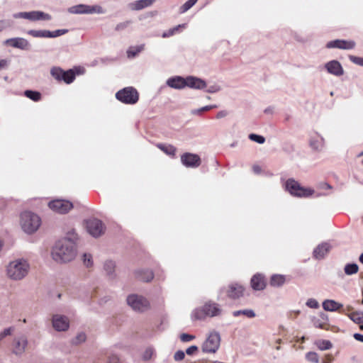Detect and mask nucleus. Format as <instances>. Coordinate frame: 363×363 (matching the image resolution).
Masks as SVG:
<instances>
[{"label":"nucleus","mask_w":363,"mask_h":363,"mask_svg":"<svg viewBox=\"0 0 363 363\" xmlns=\"http://www.w3.org/2000/svg\"><path fill=\"white\" fill-rule=\"evenodd\" d=\"M306 358L308 362H313V363H318L319 361L318 355L316 352H309L306 353Z\"/></svg>","instance_id":"nucleus-45"},{"label":"nucleus","mask_w":363,"mask_h":363,"mask_svg":"<svg viewBox=\"0 0 363 363\" xmlns=\"http://www.w3.org/2000/svg\"><path fill=\"white\" fill-rule=\"evenodd\" d=\"M313 325L317 328L325 329L326 324L324 323L320 318H313Z\"/></svg>","instance_id":"nucleus-50"},{"label":"nucleus","mask_w":363,"mask_h":363,"mask_svg":"<svg viewBox=\"0 0 363 363\" xmlns=\"http://www.w3.org/2000/svg\"><path fill=\"white\" fill-rule=\"evenodd\" d=\"M86 339V334L82 332L77 335V336L72 340V343L73 345H79L85 342Z\"/></svg>","instance_id":"nucleus-44"},{"label":"nucleus","mask_w":363,"mask_h":363,"mask_svg":"<svg viewBox=\"0 0 363 363\" xmlns=\"http://www.w3.org/2000/svg\"><path fill=\"white\" fill-rule=\"evenodd\" d=\"M359 267L355 263H349L345 266L344 271L347 275H352L358 272Z\"/></svg>","instance_id":"nucleus-38"},{"label":"nucleus","mask_w":363,"mask_h":363,"mask_svg":"<svg viewBox=\"0 0 363 363\" xmlns=\"http://www.w3.org/2000/svg\"><path fill=\"white\" fill-rule=\"evenodd\" d=\"M331 245L328 242H323L318 245L313 250V255L315 259H322L329 252Z\"/></svg>","instance_id":"nucleus-21"},{"label":"nucleus","mask_w":363,"mask_h":363,"mask_svg":"<svg viewBox=\"0 0 363 363\" xmlns=\"http://www.w3.org/2000/svg\"><path fill=\"white\" fill-rule=\"evenodd\" d=\"M320 187L323 189H330L332 188V186L328 183L321 184Z\"/></svg>","instance_id":"nucleus-64"},{"label":"nucleus","mask_w":363,"mask_h":363,"mask_svg":"<svg viewBox=\"0 0 363 363\" xmlns=\"http://www.w3.org/2000/svg\"><path fill=\"white\" fill-rule=\"evenodd\" d=\"M116 98L125 104H135L139 100V94L133 86L125 87L116 93Z\"/></svg>","instance_id":"nucleus-5"},{"label":"nucleus","mask_w":363,"mask_h":363,"mask_svg":"<svg viewBox=\"0 0 363 363\" xmlns=\"http://www.w3.org/2000/svg\"><path fill=\"white\" fill-rule=\"evenodd\" d=\"M132 23L131 21H125L123 22H121L118 23L115 27V30L116 31H121L124 30L128 28V26Z\"/></svg>","instance_id":"nucleus-47"},{"label":"nucleus","mask_w":363,"mask_h":363,"mask_svg":"<svg viewBox=\"0 0 363 363\" xmlns=\"http://www.w3.org/2000/svg\"><path fill=\"white\" fill-rule=\"evenodd\" d=\"M135 274L137 279L146 282L151 281L154 277L153 272L148 269H138L135 271Z\"/></svg>","instance_id":"nucleus-28"},{"label":"nucleus","mask_w":363,"mask_h":363,"mask_svg":"<svg viewBox=\"0 0 363 363\" xmlns=\"http://www.w3.org/2000/svg\"><path fill=\"white\" fill-rule=\"evenodd\" d=\"M320 319L324 322V323H325L326 325L328 324V315L325 314V313H321L320 314Z\"/></svg>","instance_id":"nucleus-60"},{"label":"nucleus","mask_w":363,"mask_h":363,"mask_svg":"<svg viewBox=\"0 0 363 363\" xmlns=\"http://www.w3.org/2000/svg\"><path fill=\"white\" fill-rule=\"evenodd\" d=\"M157 147L169 157H174L175 155L177 148L172 145L167 143H157Z\"/></svg>","instance_id":"nucleus-29"},{"label":"nucleus","mask_w":363,"mask_h":363,"mask_svg":"<svg viewBox=\"0 0 363 363\" xmlns=\"http://www.w3.org/2000/svg\"><path fill=\"white\" fill-rule=\"evenodd\" d=\"M86 230L93 237H99L104 232L103 223L97 218H91L86 220Z\"/></svg>","instance_id":"nucleus-13"},{"label":"nucleus","mask_w":363,"mask_h":363,"mask_svg":"<svg viewBox=\"0 0 363 363\" xmlns=\"http://www.w3.org/2000/svg\"><path fill=\"white\" fill-rule=\"evenodd\" d=\"M350 60L355 65L363 66V57L354 55H349Z\"/></svg>","instance_id":"nucleus-49"},{"label":"nucleus","mask_w":363,"mask_h":363,"mask_svg":"<svg viewBox=\"0 0 363 363\" xmlns=\"http://www.w3.org/2000/svg\"><path fill=\"white\" fill-rule=\"evenodd\" d=\"M68 33L67 29H57L54 31L48 30H29L28 34L34 38H53L61 36Z\"/></svg>","instance_id":"nucleus-11"},{"label":"nucleus","mask_w":363,"mask_h":363,"mask_svg":"<svg viewBox=\"0 0 363 363\" xmlns=\"http://www.w3.org/2000/svg\"><path fill=\"white\" fill-rule=\"evenodd\" d=\"M180 159H200V157L196 154L185 152L181 155Z\"/></svg>","instance_id":"nucleus-54"},{"label":"nucleus","mask_w":363,"mask_h":363,"mask_svg":"<svg viewBox=\"0 0 363 363\" xmlns=\"http://www.w3.org/2000/svg\"><path fill=\"white\" fill-rule=\"evenodd\" d=\"M11 334V328H6L4 329L1 333H0V340H3L4 337H6L8 335H10Z\"/></svg>","instance_id":"nucleus-56"},{"label":"nucleus","mask_w":363,"mask_h":363,"mask_svg":"<svg viewBox=\"0 0 363 363\" xmlns=\"http://www.w3.org/2000/svg\"><path fill=\"white\" fill-rule=\"evenodd\" d=\"M285 188L289 193L297 197H308L313 193V190L305 188L294 179H289L285 183Z\"/></svg>","instance_id":"nucleus-6"},{"label":"nucleus","mask_w":363,"mask_h":363,"mask_svg":"<svg viewBox=\"0 0 363 363\" xmlns=\"http://www.w3.org/2000/svg\"><path fill=\"white\" fill-rule=\"evenodd\" d=\"M356 43L353 40H334L327 43L325 47L328 49L338 48L342 50H352L354 48Z\"/></svg>","instance_id":"nucleus-14"},{"label":"nucleus","mask_w":363,"mask_h":363,"mask_svg":"<svg viewBox=\"0 0 363 363\" xmlns=\"http://www.w3.org/2000/svg\"><path fill=\"white\" fill-rule=\"evenodd\" d=\"M220 306L212 301H206L203 306L195 308L191 313L193 320H204L206 318H213L222 314Z\"/></svg>","instance_id":"nucleus-3"},{"label":"nucleus","mask_w":363,"mask_h":363,"mask_svg":"<svg viewBox=\"0 0 363 363\" xmlns=\"http://www.w3.org/2000/svg\"><path fill=\"white\" fill-rule=\"evenodd\" d=\"M198 0H188L179 9V12L184 13L196 4Z\"/></svg>","instance_id":"nucleus-39"},{"label":"nucleus","mask_w":363,"mask_h":363,"mask_svg":"<svg viewBox=\"0 0 363 363\" xmlns=\"http://www.w3.org/2000/svg\"><path fill=\"white\" fill-rule=\"evenodd\" d=\"M354 338L356 340H358V341H360V342H363V335H362V334H359V333H354Z\"/></svg>","instance_id":"nucleus-61"},{"label":"nucleus","mask_w":363,"mask_h":363,"mask_svg":"<svg viewBox=\"0 0 363 363\" xmlns=\"http://www.w3.org/2000/svg\"><path fill=\"white\" fill-rule=\"evenodd\" d=\"M50 74L56 81L64 82L67 84L72 83L76 78V72L73 69L65 71L60 67H52Z\"/></svg>","instance_id":"nucleus-7"},{"label":"nucleus","mask_w":363,"mask_h":363,"mask_svg":"<svg viewBox=\"0 0 363 363\" xmlns=\"http://www.w3.org/2000/svg\"><path fill=\"white\" fill-rule=\"evenodd\" d=\"M198 350V347L196 346V345H192V346H190L189 347H188L186 350V353L188 354V355H191L193 354L196 351H197Z\"/></svg>","instance_id":"nucleus-58"},{"label":"nucleus","mask_w":363,"mask_h":363,"mask_svg":"<svg viewBox=\"0 0 363 363\" xmlns=\"http://www.w3.org/2000/svg\"><path fill=\"white\" fill-rule=\"evenodd\" d=\"M24 95L27 98H28L35 102L40 101L41 99V94L37 91L26 90L24 91Z\"/></svg>","instance_id":"nucleus-37"},{"label":"nucleus","mask_w":363,"mask_h":363,"mask_svg":"<svg viewBox=\"0 0 363 363\" xmlns=\"http://www.w3.org/2000/svg\"><path fill=\"white\" fill-rule=\"evenodd\" d=\"M52 326L57 331H66L69 327L68 318L62 315H54L52 319Z\"/></svg>","instance_id":"nucleus-15"},{"label":"nucleus","mask_w":363,"mask_h":363,"mask_svg":"<svg viewBox=\"0 0 363 363\" xmlns=\"http://www.w3.org/2000/svg\"><path fill=\"white\" fill-rule=\"evenodd\" d=\"M220 345V335L217 331L209 333L206 340L202 344L201 348L204 353H216Z\"/></svg>","instance_id":"nucleus-8"},{"label":"nucleus","mask_w":363,"mask_h":363,"mask_svg":"<svg viewBox=\"0 0 363 363\" xmlns=\"http://www.w3.org/2000/svg\"><path fill=\"white\" fill-rule=\"evenodd\" d=\"M83 262L86 267H90L93 265L92 257L90 254L84 253L83 255Z\"/></svg>","instance_id":"nucleus-48"},{"label":"nucleus","mask_w":363,"mask_h":363,"mask_svg":"<svg viewBox=\"0 0 363 363\" xmlns=\"http://www.w3.org/2000/svg\"><path fill=\"white\" fill-rule=\"evenodd\" d=\"M194 337H195L194 335H189V334H186V333H182L180 335V340H181V341H182L184 342H190L192 340H194Z\"/></svg>","instance_id":"nucleus-53"},{"label":"nucleus","mask_w":363,"mask_h":363,"mask_svg":"<svg viewBox=\"0 0 363 363\" xmlns=\"http://www.w3.org/2000/svg\"><path fill=\"white\" fill-rule=\"evenodd\" d=\"M186 23L177 25L173 28H169L168 30L164 31L162 34V37L164 38L171 37V36L175 35L176 33H179L181 31V29L186 28Z\"/></svg>","instance_id":"nucleus-32"},{"label":"nucleus","mask_w":363,"mask_h":363,"mask_svg":"<svg viewBox=\"0 0 363 363\" xmlns=\"http://www.w3.org/2000/svg\"><path fill=\"white\" fill-rule=\"evenodd\" d=\"M240 315H245L249 318H252L256 316L255 311L252 309H243L239 311H235L233 312V315L234 317H238Z\"/></svg>","instance_id":"nucleus-34"},{"label":"nucleus","mask_w":363,"mask_h":363,"mask_svg":"<svg viewBox=\"0 0 363 363\" xmlns=\"http://www.w3.org/2000/svg\"><path fill=\"white\" fill-rule=\"evenodd\" d=\"M217 108V105H208V106H203L200 108L192 110L191 113L194 115H199L201 113H203V111H210V110H211L213 108Z\"/></svg>","instance_id":"nucleus-42"},{"label":"nucleus","mask_w":363,"mask_h":363,"mask_svg":"<svg viewBox=\"0 0 363 363\" xmlns=\"http://www.w3.org/2000/svg\"><path fill=\"white\" fill-rule=\"evenodd\" d=\"M4 44L22 50H28L30 48V43L23 38H9L5 40Z\"/></svg>","instance_id":"nucleus-16"},{"label":"nucleus","mask_w":363,"mask_h":363,"mask_svg":"<svg viewBox=\"0 0 363 363\" xmlns=\"http://www.w3.org/2000/svg\"><path fill=\"white\" fill-rule=\"evenodd\" d=\"M251 286L254 290L261 291L265 288L264 277L261 274H255L251 279Z\"/></svg>","instance_id":"nucleus-22"},{"label":"nucleus","mask_w":363,"mask_h":363,"mask_svg":"<svg viewBox=\"0 0 363 363\" xmlns=\"http://www.w3.org/2000/svg\"><path fill=\"white\" fill-rule=\"evenodd\" d=\"M75 239V237H67L56 242L52 250V259L59 263L74 259L77 254Z\"/></svg>","instance_id":"nucleus-1"},{"label":"nucleus","mask_w":363,"mask_h":363,"mask_svg":"<svg viewBox=\"0 0 363 363\" xmlns=\"http://www.w3.org/2000/svg\"><path fill=\"white\" fill-rule=\"evenodd\" d=\"M220 90V86L218 84H213L209 86L207 89L206 90V92L210 94H214Z\"/></svg>","instance_id":"nucleus-52"},{"label":"nucleus","mask_w":363,"mask_h":363,"mask_svg":"<svg viewBox=\"0 0 363 363\" xmlns=\"http://www.w3.org/2000/svg\"><path fill=\"white\" fill-rule=\"evenodd\" d=\"M185 357V354L182 350L177 351L174 354V359L175 361H181Z\"/></svg>","instance_id":"nucleus-55"},{"label":"nucleus","mask_w":363,"mask_h":363,"mask_svg":"<svg viewBox=\"0 0 363 363\" xmlns=\"http://www.w3.org/2000/svg\"><path fill=\"white\" fill-rule=\"evenodd\" d=\"M347 316L357 324H363V312L356 311L347 314Z\"/></svg>","instance_id":"nucleus-35"},{"label":"nucleus","mask_w":363,"mask_h":363,"mask_svg":"<svg viewBox=\"0 0 363 363\" xmlns=\"http://www.w3.org/2000/svg\"><path fill=\"white\" fill-rule=\"evenodd\" d=\"M115 268V262L111 260L106 261L104 264V269L110 279H114L116 277Z\"/></svg>","instance_id":"nucleus-30"},{"label":"nucleus","mask_w":363,"mask_h":363,"mask_svg":"<svg viewBox=\"0 0 363 363\" xmlns=\"http://www.w3.org/2000/svg\"><path fill=\"white\" fill-rule=\"evenodd\" d=\"M92 13H99V14L104 13V9L99 5H94V6L89 5V14H92Z\"/></svg>","instance_id":"nucleus-46"},{"label":"nucleus","mask_w":363,"mask_h":363,"mask_svg":"<svg viewBox=\"0 0 363 363\" xmlns=\"http://www.w3.org/2000/svg\"><path fill=\"white\" fill-rule=\"evenodd\" d=\"M342 304L332 299H326L323 302V308L327 311H337L342 308Z\"/></svg>","instance_id":"nucleus-26"},{"label":"nucleus","mask_w":363,"mask_h":363,"mask_svg":"<svg viewBox=\"0 0 363 363\" xmlns=\"http://www.w3.org/2000/svg\"><path fill=\"white\" fill-rule=\"evenodd\" d=\"M14 18H23L30 21H50L52 16L42 11H21L13 15Z\"/></svg>","instance_id":"nucleus-9"},{"label":"nucleus","mask_w":363,"mask_h":363,"mask_svg":"<svg viewBox=\"0 0 363 363\" xmlns=\"http://www.w3.org/2000/svg\"><path fill=\"white\" fill-rule=\"evenodd\" d=\"M8 65L6 60H0V69L5 68Z\"/></svg>","instance_id":"nucleus-62"},{"label":"nucleus","mask_w":363,"mask_h":363,"mask_svg":"<svg viewBox=\"0 0 363 363\" xmlns=\"http://www.w3.org/2000/svg\"><path fill=\"white\" fill-rule=\"evenodd\" d=\"M127 303L133 310L138 312H144L149 309V301L142 296L131 294L127 297Z\"/></svg>","instance_id":"nucleus-10"},{"label":"nucleus","mask_w":363,"mask_h":363,"mask_svg":"<svg viewBox=\"0 0 363 363\" xmlns=\"http://www.w3.org/2000/svg\"><path fill=\"white\" fill-rule=\"evenodd\" d=\"M48 206L53 211L61 214L67 213L73 208V205L70 201L64 199L52 200L49 202Z\"/></svg>","instance_id":"nucleus-12"},{"label":"nucleus","mask_w":363,"mask_h":363,"mask_svg":"<svg viewBox=\"0 0 363 363\" xmlns=\"http://www.w3.org/2000/svg\"><path fill=\"white\" fill-rule=\"evenodd\" d=\"M244 289L238 284H233L229 286L228 290V296L231 298H238L243 294Z\"/></svg>","instance_id":"nucleus-25"},{"label":"nucleus","mask_w":363,"mask_h":363,"mask_svg":"<svg viewBox=\"0 0 363 363\" xmlns=\"http://www.w3.org/2000/svg\"><path fill=\"white\" fill-rule=\"evenodd\" d=\"M325 68L328 73L336 77L342 76L344 74V69L340 62L336 60L325 63Z\"/></svg>","instance_id":"nucleus-17"},{"label":"nucleus","mask_w":363,"mask_h":363,"mask_svg":"<svg viewBox=\"0 0 363 363\" xmlns=\"http://www.w3.org/2000/svg\"><path fill=\"white\" fill-rule=\"evenodd\" d=\"M28 345L27 338L25 336H19L13 340V352L16 355H21Z\"/></svg>","instance_id":"nucleus-18"},{"label":"nucleus","mask_w":363,"mask_h":363,"mask_svg":"<svg viewBox=\"0 0 363 363\" xmlns=\"http://www.w3.org/2000/svg\"><path fill=\"white\" fill-rule=\"evenodd\" d=\"M166 84L168 86L175 89H182L186 86V77L174 76L169 77Z\"/></svg>","instance_id":"nucleus-20"},{"label":"nucleus","mask_w":363,"mask_h":363,"mask_svg":"<svg viewBox=\"0 0 363 363\" xmlns=\"http://www.w3.org/2000/svg\"><path fill=\"white\" fill-rule=\"evenodd\" d=\"M41 220L40 217L32 212L26 211L21 215V228L26 233L31 234L40 227Z\"/></svg>","instance_id":"nucleus-4"},{"label":"nucleus","mask_w":363,"mask_h":363,"mask_svg":"<svg viewBox=\"0 0 363 363\" xmlns=\"http://www.w3.org/2000/svg\"><path fill=\"white\" fill-rule=\"evenodd\" d=\"M30 265L23 259H17L9 263L6 267L7 277L13 281L23 279L28 273Z\"/></svg>","instance_id":"nucleus-2"},{"label":"nucleus","mask_w":363,"mask_h":363,"mask_svg":"<svg viewBox=\"0 0 363 363\" xmlns=\"http://www.w3.org/2000/svg\"><path fill=\"white\" fill-rule=\"evenodd\" d=\"M248 138L250 140L257 143L258 144H263L265 142V138L261 135L250 133L248 135Z\"/></svg>","instance_id":"nucleus-41"},{"label":"nucleus","mask_w":363,"mask_h":363,"mask_svg":"<svg viewBox=\"0 0 363 363\" xmlns=\"http://www.w3.org/2000/svg\"><path fill=\"white\" fill-rule=\"evenodd\" d=\"M228 115V112L226 111H220L217 113L216 118L218 119L225 117Z\"/></svg>","instance_id":"nucleus-59"},{"label":"nucleus","mask_w":363,"mask_h":363,"mask_svg":"<svg viewBox=\"0 0 363 363\" xmlns=\"http://www.w3.org/2000/svg\"><path fill=\"white\" fill-rule=\"evenodd\" d=\"M155 0H137L128 4V8L132 11H140L150 6Z\"/></svg>","instance_id":"nucleus-23"},{"label":"nucleus","mask_w":363,"mask_h":363,"mask_svg":"<svg viewBox=\"0 0 363 363\" xmlns=\"http://www.w3.org/2000/svg\"><path fill=\"white\" fill-rule=\"evenodd\" d=\"M315 345L320 350H327L333 347V344L328 340H319L315 342Z\"/></svg>","instance_id":"nucleus-36"},{"label":"nucleus","mask_w":363,"mask_h":363,"mask_svg":"<svg viewBox=\"0 0 363 363\" xmlns=\"http://www.w3.org/2000/svg\"><path fill=\"white\" fill-rule=\"evenodd\" d=\"M285 277L281 274H274L270 279V284L274 287H280L285 283Z\"/></svg>","instance_id":"nucleus-33"},{"label":"nucleus","mask_w":363,"mask_h":363,"mask_svg":"<svg viewBox=\"0 0 363 363\" xmlns=\"http://www.w3.org/2000/svg\"><path fill=\"white\" fill-rule=\"evenodd\" d=\"M186 86L194 89L201 90L206 88V82L199 77L188 76L186 77Z\"/></svg>","instance_id":"nucleus-19"},{"label":"nucleus","mask_w":363,"mask_h":363,"mask_svg":"<svg viewBox=\"0 0 363 363\" xmlns=\"http://www.w3.org/2000/svg\"><path fill=\"white\" fill-rule=\"evenodd\" d=\"M68 13L71 14H89V5L77 4L67 9Z\"/></svg>","instance_id":"nucleus-27"},{"label":"nucleus","mask_w":363,"mask_h":363,"mask_svg":"<svg viewBox=\"0 0 363 363\" xmlns=\"http://www.w3.org/2000/svg\"><path fill=\"white\" fill-rule=\"evenodd\" d=\"M144 48H145V45L143 44H141V45H136V46H130L126 53H127V57L128 58H134L135 57H136L140 52H142L143 50H144Z\"/></svg>","instance_id":"nucleus-31"},{"label":"nucleus","mask_w":363,"mask_h":363,"mask_svg":"<svg viewBox=\"0 0 363 363\" xmlns=\"http://www.w3.org/2000/svg\"><path fill=\"white\" fill-rule=\"evenodd\" d=\"M106 363H120V360L116 355H111L108 357Z\"/></svg>","instance_id":"nucleus-57"},{"label":"nucleus","mask_w":363,"mask_h":363,"mask_svg":"<svg viewBox=\"0 0 363 363\" xmlns=\"http://www.w3.org/2000/svg\"><path fill=\"white\" fill-rule=\"evenodd\" d=\"M306 305L308 307H309L311 308H314V309H316L319 307V303L315 298L308 299L306 303Z\"/></svg>","instance_id":"nucleus-51"},{"label":"nucleus","mask_w":363,"mask_h":363,"mask_svg":"<svg viewBox=\"0 0 363 363\" xmlns=\"http://www.w3.org/2000/svg\"><path fill=\"white\" fill-rule=\"evenodd\" d=\"M154 354H155L154 348L152 347H148L143 352V355H142V359L144 361H148V360L151 359V358L152 357Z\"/></svg>","instance_id":"nucleus-40"},{"label":"nucleus","mask_w":363,"mask_h":363,"mask_svg":"<svg viewBox=\"0 0 363 363\" xmlns=\"http://www.w3.org/2000/svg\"><path fill=\"white\" fill-rule=\"evenodd\" d=\"M182 164L188 168H196L201 164V160H181Z\"/></svg>","instance_id":"nucleus-43"},{"label":"nucleus","mask_w":363,"mask_h":363,"mask_svg":"<svg viewBox=\"0 0 363 363\" xmlns=\"http://www.w3.org/2000/svg\"><path fill=\"white\" fill-rule=\"evenodd\" d=\"M253 172L255 174H258L261 172V168L260 167L257 165H254L252 167Z\"/></svg>","instance_id":"nucleus-63"},{"label":"nucleus","mask_w":363,"mask_h":363,"mask_svg":"<svg viewBox=\"0 0 363 363\" xmlns=\"http://www.w3.org/2000/svg\"><path fill=\"white\" fill-rule=\"evenodd\" d=\"M309 145L313 150L321 151L324 146V138L316 133L315 136L311 138Z\"/></svg>","instance_id":"nucleus-24"}]
</instances>
